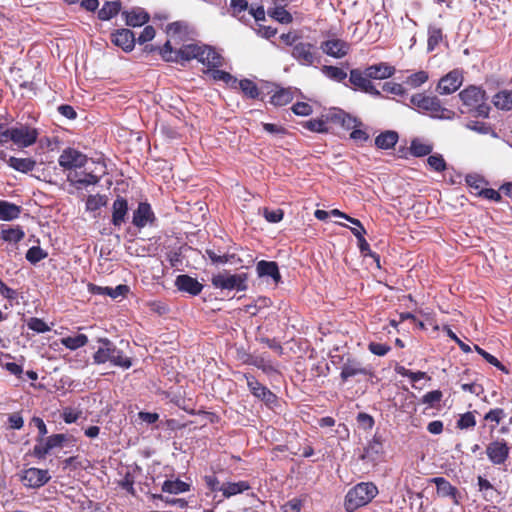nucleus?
<instances>
[{
    "instance_id": "nucleus-1",
    "label": "nucleus",
    "mask_w": 512,
    "mask_h": 512,
    "mask_svg": "<svg viewBox=\"0 0 512 512\" xmlns=\"http://www.w3.org/2000/svg\"><path fill=\"white\" fill-rule=\"evenodd\" d=\"M98 342L101 344L95 352L93 359L97 364L110 362L114 366L124 369L131 367L132 363L129 357L125 356L123 351L107 338H100Z\"/></svg>"
},
{
    "instance_id": "nucleus-2",
    "label": "nucleus",
    "mask_w": 512,
    "mask_h": 512,
    "mask_svg": "<svg viewBox=\"0 0 512 512\" xmlns=\"http://www.w3.org/2000/svg\"><path fill=\"white\" fill-rule=\"evenodd\" d=\"M465 107L462 113H472L478 117H488L489 106L486 104L485 91L476 86H469L459 93Z\"/></svg>"
},
{
    "instance_id": "nucleus-3",
    "label": "nucleus",
    "mask_w": 512,
    "mask_h": 512,
    "mask_svg": "<svg viewBox=\"0 0 512 512\" xmlns=\"http://www.w3.org/2000/svg\"><path fill=\"white\" fill-rule=\"evenodd\" d=\"M378 493L373 483H360L349 490L345 497V508L352 512L368 504Z\"/></svg>"
},
{
    "instance_id": "nucleus-4",
    "label": "nucleus",
    "mask_w": 512,
    "mask_h": 512,
    "mask_svg": "<svg viewBox=\"0 0 512 512\" xmlns=\"http://www.w3.org/2000/svg\"><path fill=\"white\" fill-rule=\"evenodd\" d=\"M410 102L413 106L417 107L419 110L429 113L430 116L434 118L451 119L454 114L446 108H443L437 97L426 96L418 93L410 98Z\"/></svg>"
},
{
    "instance_id": "nucleus-5",
    "label": "nucleus",
    "mask_w": 512,
    "mask_h": 512,
    "mask_svg": "<svg viewBox=\"0 0 512 512\" xmlns=\"http://www.w3.org/2000/svg\"><path fill=\"white\" fill-rule=\"evenodd\" d=\"M212 285L218 289L244 291L247 289V274H231L228 271L214 275L211 279Z\"/></svg>"
},
{
    "instance_id": "nucleus-6",
    "label": "nucleus",
    "mask_w": 512,
    "mask_h": 512,
    "mask_svg": "<svg viewBox=\"0 0 512 512\" xmlns=\"http://www.w3.org/2000/svg\"><path fill=\"white\" fill-rule=\"evenodd\" d=\"M290 54L302 66H313L318 64L321 59L317 47L302 40L294 46V49H291Z\"/></svg>"
},
{
    "instance_id": "nucleus-7",
    "label": "nucleus",
    "mask_w": 512,
    "mask_h": 512,
    "mask_svg": "<svg viewBox=\"0 0 512 512\" xmlns=\"http://www.w3.org/2000/svg\"><path fill=\"white\" fill-rule=\"evenodd\" d=\"M38 130L27 125H20L12 127L9 132V137L18 147L26 148L33 145L38 138Z\"/></svg>"
},
{
    "instance_id": "nucleus-8",
    "label": "nucleus",
    "mask_w": 512,
    "mask_h": 512,
    "mask_svg": "<svg viewBox=\"0 0 512 512\" xmlns=\"http://www.w3.org/2000/svg\"><path fill=\"white\" fill-rule=\"evenodd\" d=\"M510 448L504 439L491 441L486 446V455L489 461L495 466H501L509 458Z\"/></svg>"
},
{
    "instance_id": "nucleus-9",
    "label": "nucleus",
    "mask_w": 512,
    "mask_h": 512,
    "mask_svg": "<svg viewBox=\"0 0 512 512\" xmlns=\"http://www.w3.org/2000/svg\"><path fill=\"white\" fill-rule=\"evenodd\" d=\"M88 161L85 154L74 148H66L59 156L58 163L65 170L84 167Z\"/></svg>"
},
{
    "instance_id": "nucleus-10",
    "label": "nucleus",
    "mask_w": 512,
    "mask_h": 512,
    "mask_svg": "<svg viewBox=\"0 0 512 512\" xmlns=\"http://www.w3.org/2000/svg\"><path fill=\"white\" fill-rule=\"evenodd\" d=\"M462 83V72L454 69L439 80L436 90L441 95H449L457 91Z\"/></svg>"
},
{
    "instance_id": "nucleus-11",
    "label": "nucleus",
    "mask_w": 512,
    "mask_h": 512,
    "mask_svg": "<svg viewBox=\"0 0 512 512\" xmlns=\"http://www.w3.org/2000/svg\"><path fill=\"white\" fill-rule=\"evenodd\" d=\"M21 479L24 482V485L30 488H38L50 480V475L48 470L32 467L24 470Z\"/></svg>"
},
{
    "instance_id": "nucleus-12",
    "label": "nucleus",
    "mask_w": 512,
    "mask_h": 512,
    "mask_svg": "<svg viewBox=\"0 0 512 512\" xmlns=\"http://www.w3.org/2000/svg\"><path fill=\"white\" fill-rule=\"evenodd\" d=\"M349 81L356 88L364 91L365 93H368L376 97L381 95L380 91L371 82V78L366 76V74H364L359 69H353L350 71Z\"/></svg>"
},
{
    "instance_id": "nucleus-13",
    "label": "nucleus",
    "mask_w": 512,
    "mask_h": 512,
    "mask_svg": "<svg viewBox=\"0 0 512 512\" xmlns=\"http://www.w3.org/2000/svg\"><path fill=\"white\" fill-rule=\"evenodd\" d=\"M155 221L154 212L150 204L146 202L139 203L137 209L133 212L132 223L139 229L153 224Z\"/></svg>"
},
{
    "instance_id": "nucleus-14",
    "label": "nucleus",
    "mask_w": 512,
    "mask_h": 512,
    "mask_svg": "<svg viewBox=\"0 0 512 512\" xmlns=\"http://www.w3.org/2000/svg\"><path fill=\"white\" fill-rule=\"evenodd\" d=\"M247 385L251 393L264 401L266 404H272L276 401V396L265 386L257 381L252 375H245Z\"/></svg>"
},
{
    "instance_id": "nucleus-15",
    "label": "nucleus",
    "mask_w": 512,
    "mask_h": 512,
    "mask_svg": "<svg viewBox=\"0 0 512 512\" xmlns=\"http://www.w3.org/2000/svg\"><path fill=\"white\" fill-rule=\"evenodd\" d=\"M369 369L357 359L348 358L342 365L340 377L343 381L358 375H368Z\"/></svg>"
},
{
    "instance_id": "nucleus-16",
    "label": "nucleus",
    "mask_w": 512,
    "mask_h": 512,
    "mask_svg": "<svg viewBox=\"0 0 512 512\" xmlns=\"http://www.w3.org/2000/svg\"><path fill=\"white\" fill-rule=\"evenodd\" d=\"M396 69L394 66L389 65L386 62H380L378 64L368 66L363 73L371 79L383 80L394 75Z\"/></svg>"
},
{
    "instance_id": "nucleus-17",
    "label": "nucleus",
    "mask_w": 512,
    "mask_h": 512,
    "mask_svg": "<svg viewBox=\"0 0 512 512\" xmlns=\"http://www.w3.org/2000/svg\"><path fill=\"white\" fill-rule=\"evenodd\" d=\"M321 49L331 57L342 58L348 53L349 45L340 39H332L323 42Z\"/></svg>"
},
{
    "instance_id": "nucleus-18",
    "label": "nucleus",
    "mask_w": 512,
    "mask_h": 512,
    "mask_svg": "<svg viewBox=\"0 0 512 512\" xmlns=\"http://www.w3.org/2000/svg\"><path fill=\"white\" fill-rule=\"evenodd\" d=\"M384 452L382 441L379 437L374 436V438L369 442L367 447L364 449V452L360 455L362 460H366L371 463H376L381 459V456Z\"/></svg>"
},
{
    "instance_id": "nucleus-19",
    "label": "nucleus",
    "mask_w": 512,
    "mask_h": 512,
    "mask_svg": "<svg viewBox=\"0 0 512 512\" xmlns=\"http://www.w3.org/2000/svg\"><path fill=\"white\" fill-rule=\"evenodd\" d=\"M175 285L180 291L187 292L191 295H198L203 289V285L197 279L189 275H179L175 280Z\"/></svg>"
},
{
    "instance_id": "nucleus-20",
    "label": "nucleus",
    "mask_w": 512,
    "mask_h": 512,
    "mask_svg": "<svg viewBox=\"0 0 512 512\" xmlns=\"http://www.w3.org/2000/svg\"><path fill=\"white\" fill-rule=\"evenodd\" d=\"M112 42L121 47L124 51H131L135 45L134 33L129 29L117 30L111 36Z\"/></svg>"
},
{
    "instance_id": "nucleus-21",
    "label": "nucleus",
    "mask_w": 512,
    "mask_h": 512,
    "mask_svg": "<svg viewBox=\"0 0 512 512\" xmlns=\"http://www.w3.org/2000/svg\"><path fill=\"white\" fill-rule=\"evenodd\" d=\"M128 214V202L122 197H118L112 205V224L120 227L126 220Z\"/></svg>"
},
{
    "instance_id": "nucleus-22",
    "label": "nucleus",
    "mask_w": 512,
    "mask_h": 512,
    "mask_svg": "<svg viewBox=\"0 0 512 512\" xmlns=\"http://www.w3.org/2000/svg\"><path fill=\"white\" fill-rule=\"evenodd\" d=\"M432 483L436 485L437 493L441 497H450L453 499L455 504H458V490L456 487L452 486L449 481H447L443 477H435L430 480Z\"/></svg>"
},
{
    "instance_id": "nucleus-23",
    "label": "nucleus",
    "mask_w": 512,
    "mask_h": 512,
    "mask_svg": "<svg viewBox=\"0 0 512 512\" xmlns=\"http://www.w3.org/2000/svg\"><path fill=\"white\" fill-rule=\"evenodd\" d=\"M197 60L202 64L216 68L222 65L221 56L211 47L202 46Z\"/></svg>"
},
{
    "instance_id": "nucleus-24",
    "label": "nucleus",
    "mask_w": 512,
    "mask_h": 512,
    "mask_svg": "<svg viewBox=\"0 0 512 512\" xmlns=\"http://www.w3.org/2000/svg\"><path fill=\"white\" fill-rule=\"evenodd\" d=\"M0 237L11 245V247L8 248V251L12 252L14 249H16L14 245L19 243L25 237V233L19 226L9 227L2 229Z\"/></svg>"
},
{
    "instance_id": "nucleus-25",
    "label": "nucleus",
    "mask_w": 512,
    "mask_h": 512,
    "mask_svg": "<svg viewBox=\"0 0 512 512\" xmlns=\"http://www.w3.org/2000/svg\"><path fill=\"white\" fill-rule=\"evenodd\" d=\"M256 269H257L258 275L261 277L269 276L275 282H279L281 279L278 265L274 261L261 260L257 263Z\"/></svg>"
},
{
    "instance_id": "nucleus-26",
    "label": "nucleus",
    "mask_w": 512,
    "mask_h": 512,
    "mask_svg": "<svg viewBox=\"0 0 512 512\" xmlns=\"http://www.w3.org/2000/svg\"><path fill=\"white\" fill-rule=\"evenodd\" d=\"M249 489L250 485L247 481L227 482L219 487V491L222 492L225 498H230Z\"/></svg>"
},
{
    "instance_id": "nucleus-27",
    "label": "nucleus",
    "mask_w": 512,
    "mask_h": 512,
    "mask_svg": "<svg viewBox=\"0 0 512 512\" xmlns=\"http://www.w3.org/2000/svg\"><path fill=\"white\" fill-rule=\"evenodd\" d=\"M89 291L93 294L108 295L115 299L119 296H123L128 291V287L126 285H118L115 288H111L89 284Z\"/></svg>"
},
{
    "instance_id": "nucleus-28",
    "label": "nucleus",
    "mask_w": 512,
    "mask_h": 512,
    "mask_svg": "<svg viewBox=\"0 0 512 512\" xmlns=\"http://www.w3.org/2000/svg\"><path fill=\"white\" fill-rule=\"evenodd\" d=\"M123 14L128 26H142L149 20V15L141 8L125 11Z\"/></svg>"
},
{
    "instance_id": "nucleus-29",
    "label": "nucleus",
    "mask_w": 512,
    "mask_h": 512,
    "mask_svg": "<svg viewBox=\"0 0 512 512\" xmlns=\"http://www.w3.org/2000/svg\"><path fill=\"white\" fill-rule=\"evenodd\" d=\"M22 211V208L14 203L1 200L0 201V220L12 221L17 219Z\"/></svg>"
},
{
    "instance_id": "nucleus-30",
    "label": "nucleus",
    "mask_w": 512,
    "mask_h": 512,
    "mask_svg": "<svg viewBox=\"0 0 512 512\" xmlns=\"http://www.w3.org/2000/svg\"><path fill=\"white\" fill-rule=\"evenodd\" d=\"M398 139L399 136L397 132L388 130L380 133L375 138V145L380 149L388 150L396 145Z\"/></svg>"
},
{
    "instance_id": "nucleus-31",
    "label": "nucleus",
    "mask_w": 512,
    "mask_h": 512,
    "mask_svg": "<svg viewBox=\"0 0 512 512\" xmlns=\"http://www.w3.org/2000/svg\"><path fill=\"white\" fill-rule=\"evenodd\" d=\"M6 162L11 168L22 173H28L34 170L36 166V161L32 158L10 157Z\"/></svg>"
},
{
    "instance_id": "nucleus-32",
    "label": "nucleus",
    "mask_w": 512,
    "mask_h": 512,
    "mask_svg": "<svg viewBox=\"0 0 512 512\" xmlns=\"http://www.w3.org/2000/svg\"><path fill=\"white\" fill-rule=\"evenodd\" d=\"M493 104L501 110H512V90L499 91L493 97Z\"/></svg>"
},
{
    "instance_id": "nucleus-33",
    "label": "nucleus",
    "mask_w": 512,
    "mask_h": 512,
    "mask_svg": "<svg viewBox=\"0 0 512 512\" xmlns=\"http://www.w3.org/2000/svg\"><path fill=\"white\" fill-rule=\"evenodd\" d=\"M200 45L198 44H188L182 46L177 52H176V58H180L185 61H189L191 59H197L199 52L201 50Z\"/></svg>"
},
{
    "instance_id": "nucleus-34",
    "label": "nucleus",
    "mask_w": 512,
    "mask_h": 512,
    "mask_svg": "<svg viewBox=\"0 0 512 512\" xmlns=\"http://www.w3.org/2000/svg\"><path fill=\"white\" fill-rule=\"evenodd\" d=\"M365 234H366L365 228H361L360 230L358 229V230H356V232H354V236L358 240L359 249H360L361 253H363L366 256H370V257L374 258L377 261V263L379 264V256L370 250V246L364 238Z\"/></svg>"
},
{
    "instance_id": "nucleus-35",
    "label": "nucleus",
    "mask_w": 512,
    "mask_h": 512,
    "mask_svg": "<svg viewBox=\"0 0 512 512\" xmlns=\"http://www.w3.org/2000/svg\"><path fill=\"white\" fill-rule=\"evenodd\" d=\"M188 490L189 485L181 480H166L162 486V491L170 494H180Z\"/></svg>"
},
{
    "instance_id": "nucleus-36",
    "label": "nucleus",
    "mask_w": 512,
    "mask_h": 512,
    "mask_svg": "<svg viewBox=\"0 0 512 512\" xmlns=\"http://www.w3.org/2000/svg\"><path fill=\"white\" fill-rule=\"evenodd\" d=\"M121 7L119 1L106 2L98 12V17L101 20H109L115 16Z\"/></svg>"
},
{
    "instance_id": "nucleus-37",
    "label": "nucleus",
    "mask_w": 512,
    "mask_h": 512,
    "mask_svg": "<svg viewBox=\"0 0 512 512\" xmlns=\"http://www.w3.org/2000/svg\"><path fill=\"white\" fill-rule=\"evenodd\" d=\"M88 342V338L84 334H78L76 336H69L61 339L62 345L70 350H76L85 346Z\"/></svg>"
},
{
    "instance_id": "nucleus-38",
    "label": "nucleus",
    "mask_w": 512,
    "mask_h": 512,
    "mask_svg": "<svg viewBox=\"0 0 512 512\" xmlns=\"http://www.w3.org/2000/svg\"><path fill=\"white\" fill-rule=\"evenodd\" d=\"M293 99V93L290 89H280L271 96V103L275 106H284Z\"/></svg>"
},
{
    "instance_id": "nucleus-39",
    "label": "nucleus",
    "mask_w": 512,
    "mask_h": 512,
    "mask_svg": "<svg viewBox=\"0 0 512 512\" xmlns=\"http://www.w3.org/2000/svg\"><path fill=\"white\" fill-rule=\"evenodd\" d=\"M321 71L325 76L337 82H342L347 77V73L343 69L336 66L324 65L321 68Z\"/></svg>"
},
{
    "instance_id": "nucleus-40",
    "label": "nucleus",
    "mask_w": 512,
    "mask_h": 512,
    "mask_svg": "<svg viewBox=\"0 0 512 512\" xmlns=\"http://www.w3.org/2000/svg\"><path fill=\"white\" fill-rule=\"evenodd\" d=\"M432 149L433 148L431 145L426 144L418 139H414L411 142V146H410L412 155H414L416 157L426 156L431 153Z\"/></svg>"
},
{
    "instance_id": "nucleus-41",
    "label": "nucleus",
    "mask_w": 512,
    "mask_h": 512,
    "mask_svg": "<svg viewBox=\"0 0 512 512\" xmlns=\"http://www.w3.org/2000/svg\"><path fill=\"white\" fill-rule=\"evenodd\" d=\"M428 78V73L426 71L421 70L409 75L406 78L405 83L411 86L412 88H417L424 84L428 80Z\"/></svg>"
},
{
    "instance_id": "nucleus-42",
    "label": "nucleus",
    "mask_w": 512,
    "mask_h": 512,
    "mask_svg": "<svg viewBox=\"0 0 512 512\" xmlns=\"http://www.w3.org/2000/svg\"><path fill=\"white\" fill-rule=\"evenodd\" d=\"M66 440L67 437L64 434H54L48 438H41V442H44L49 452L54 448L61 447Z\"/></svg>"
},
{
    "instance_id": "nucleus-43",
    "label": "nucleus",
    "mask_w": 512,
    "mask_h": 512,
    "mask_svg": "<svg viewBox=\"0 0 512 512\" xmlns=\"http://www.w3.org/2000/svg\"><path fill=\"white\" fill-rule=\"evenodd\" d=\"M239 86L243 93L249 98L255 99L258 97L259 90L253 81L249 79H243L239 82Z\"/></svg>"
},
{
    "instance_id": "nucleus-44",
    "label": "nucleus",
    "mask_w": 512,
    "mask_h": 512,
    "mask_svg": "<svg viewBox=\"0 0 512 512\" xmlns=\"http://www.w3.org/2000/svg\"><path fill=\"white\" fill-rule=\"evenodd\" d=\"M47 257V252H45L42 248L39 246H33L31 247L27 253H26V259L32 263L36 264L39 261L45 259Z\"/></svg>"
},
{
    "instance_id": "nucleus-45",
    "label": "nucleus",
    "mask_w": 512,
    "mask_h": 512,
    "mask_svg": "<svg viewBox=\"0 0 512 512\" xmlns=\"http://www.w3.org/2000/svg\"><path fill=\"white\" fill-rule=\"evenodd\" d=\"M269 15L283 24L291 23L293 20L291 14L288 11H286L283 7L274 8L272 11H269Z\"/></svg>"
},
{
    "instance_id": "nucleus-46",
    "label": "nucleus",
    "mask_w": 512,
    "mask_h": 512,
    "mask_svg": "<svg viewBox=\"0 0 512 512\" xmlns=\"http://www.w3.org/2000/svg\"><path fill=\"white\" fill-rule=\"evenodd\" d=\"M428 50L432 51L442 40V31L436 27H430L428 31Z\"/></svg>"
},
{
    "instance_id": "nucleus-47",
    "label": "nucleus",
    "mask_w": 512,
    "mask_h": 512,
    "mask_svg": "<svg viewBox=\"0 0 512 512\" xmlns=\"http://www.w3.org/2000/svg\"><path fill=\"white\" fill-rule=\"evenodd\" d=\"M106 204V200L104 196H101L99 194L97 195H90L87 198L86 201V209L89 211H96L102 206Z\"/></svg>"
},
{
    "instance_id": "nucleus-48",
    "label": "nucleus",
    "mask_w": 512,
    "mask_h": 512,
    "mask_svg": "<svg viewBox=\"0 0 512 512\" xmlns=\"http://www.w3.org/2000/svg\"><path fill=\"white\" fill-rule=\"evenodd\" d=\"M27 326L29 329L37 333H45L51 330V328L40 318L32 317L28 320Z\"/></svg>"
},
{
    "instance_id": "nucleus-49",
    "label": "nucleus",
    "mask_w": 512,
    "mask_h": 512,
    "mask_svg": "<svg viewBox=\"0 0 512 512\" xmlns=\"http://www.w3.org/2000/svg\"><path fill=\"white\" fill-rule=\"evenodd\" d=\"M428 165L435 171H443L446 169V162L439 154L430 155L427 159Z\"/></svg>"
},
{
    "instance_id": "nucleus-50",
    "label": "nucleus",
    "mask_w": 512,
    "mask_h": 512,
    "mask_svg": "<svg viewBox=\"0 0 512 512\" xmlns=\"http://www.w3.org/2000/svg\"><path fill=\"white\" fill-rule=\"evenodd\" d=\"M476 425L475 416L472 412H467L460 416L457 421V427L460 429H468L472 428Z\"/></svg>"
},
{
    "instance_id": "nucleus-51",
    "label": "nucleus",
    "mask_w": 512,
    "mask_h": 512,
    "mask_svg": "<svg viewBox=\"0 0 512 512\" xmlns=\"http://www.w3.org/2000/svg\"><path fill=\"white\" fill-rule=\"evenodd\" d=\"M211 76L215 80H220L230 85H233L237 82V79L234 78L231 74L218 69L211 70Z\"/></svg>"
},
{
    "instance_id": "nucleus-52",
    "label": "nucleus",
    "mask_w": 512,
    "mask_h": 512,
    "mask_svg": "<svg viewBox=\"0 0 512 512\" xmlns=\"http://www.w3.org/2000/svg\"><path fill=\"white\" fill-rule=\"evenodd\" d=\"M280 40L287 46L294 49V46L301 40V36L295 32L283 33L280 35Z\"/></svg>"
},
{
    "instance_id": "nucleus-53",
    "label": "nucleus",
    "mask_w": 512,
    "mask_h": 512,
    "mask_svg": "<svg viewBox=\"0 0 512 512\" xmlns=\"http://www.w3.org/2000/svg\"><path fill=\"white\" fill-rule=\"evenodd\" d=\"M382 88L385 92L398 96H403L406 93L405 88L402 86V84L399 83L386 82Z\"/></svg>"
},
{
    "instance_id": "nucleus-54",
    "label": "nucleus",
    "mask_w": 512,
    "mask_h": 512,
    "mask_svg": "<svg viewBox=\"0 0 512 512\" xmlns=\"http://www.w3.org/2000/svg\"><path fill=\"white\" fill-rule=\"evenodd\" d=\"M442 392L440 390H434L426 393L423 398L422 402L425 404H428L430 406H433L435 403H438L442 399Z\"/></svg>"
},
{
    "instance_id": "nucleus-55",
    "label": "nucleus",
    "mask_w": 512,
    "mask_h": 512,
    "mask_svg": "<svg viewBox=\"0 0 512 512\" xmlns=\"http://www.w3.org/2000/svg\"><path fill=\"white\" fill-rule=\"evenodd\" d=\"M24 420L20 413H12L8 415V428L19 430L23 427Z\"/></svg>"
},
{
    "instance_id": "nucleus-56",
    "label": "nucleus",
    "mask_w": 512,
    "mask_h": 512,
    "mask_svg": "<svg viewBox=\"0 0 512 512\" xmlns=\"http://www.w3.org/2000/svg\"><path fill=\"white\" fill-rule=\"evenodd\" d=\"M293 112L299 116H308L312 113V107L305 102H297L292 107Z\"/></svg>"
},
{
    "instance_id": "nucleus-57",
    "label": "nucleus",
    "mask_w": 512,
    "mask_h": 512,
    "mask_svg": "<svg viewBox=\"0 0 512 512\" xmlns=\"http://www.w3.org/2000/svg\"><path fill=\"white\" fill-rule=\"evenodd\" d=\"M369 351L377 356H384L390 350V347L386 344L371 342L368 346Z\"/></svg>"
},
{
    "instance_id": "nucleus-58",
    "label": "nucleus",
    "mask_w": 512,
    "mask_h": 512,
    "mask_svg": "<svg viewBox=\"0 0 512 512\" xmlns=\"http://www.w3.org/2000/svg\"><path fill=\"white\" fill-rule=\"evenodd\" d=\"M338 119L341 122L342 126H344L347 129L355 128L358 124V121L356 118L350 116L349 114H346L344 112H341L338 115Z\"/></svg>"
},
{
    "instance_id": "nucleus-59",
    "label": "nucleus",
    "mask_w": 512,
    "mask_h": 512,
    "mask_svg": "<svg viewBox=\"0 0 512 512\" xmlns=\"http://www.w3.org/2000/svg\"><path fill=\"white\" fill-rule=\"evenodd\" d=\"M264 217L270 223H277L283 218V211L281 209L276 210H264Z\"/></svg>"
},
{
    "instance_id": "nucleus-60",
    "label": "nucleus",
    "mask_w": 512,
    "mask_h": 512,
    "mask_svg": "<svg viewBox=\"0 0 512 512\" xmlns=\"http://www.w3.org/2000/svg\"><path fill=\"white\" fill-rule=\"evenodd\" d=\"M326 124L322 120L312 119L305 123V127L313 132H324Z\"/></svg>"
},
{
    "instance_id": "nucleus-61",
    "label": "nucleus",
    "mask_w": 512,
    "mask_h": 512,
    "mask_svg": "<svg viewBox=\"0 0 512 512\" xmlns=\"http://www.w3.org/2000/svg\"><path fill=\"white\" fill-rule=\"evenodd\" d=\"M99 182V177L93 174L92 172L85 173L83 178H79L75 180L76 184L88 186V185H95Z\"/></svg>"
},
{
    "instance_id": "nucleus-62",
    "label": "nucleus",
    "mask_w": 512,
    "mask_h": 512,
    "mask_svg": "<svg viewBox=\"0 0 512 512\" xmlns=\"http://www.w3.org/2000/svg\"><path fill=\"white\" fill-rule=\"evenodd\" d=\"M155 37V29L152 26H146L138 37V42L144 44Z\"/></svg>"
},
{
    "instance_id": "nucleus-63",
    "label": "nucleus",
    "mask_w": 512,
    "mask_h": 512,
    "mask_svg": "<svg viewBox=\"0 0 512 512\" xmlns=\"http://www.w3.org/2000/svg\"><path fill=\"white\" fill-rule=\"evenodd\" d=\"M358 423L360 426H362L364 429H372L374 425V419L372 416L366 413H359L357 416Z\"/></svg>"
},
{
    "instance_id": "nucleus-64",
    "label": "nucleus",
    "mask_w": 512,
    "mask_h": 512,
    "mask_svg": "<svg viewBox=\"0 0 512 512\" xmlns=\"http://www.w3.org/2000/svg\"><path fill=\"white\" fill-rule=\"evenodd\" d=\"M302 501L300 499H292L283 506V512H300Z\"/></svg>"
}]
</instances>
